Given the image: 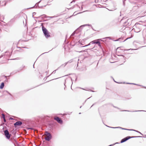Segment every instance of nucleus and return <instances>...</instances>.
Listing matches in <instances>:
<instances>
[{
  "label": "nucleus",
  "mask_w": 146,
  "mask_h": 146,
  "mask_svg": "<svg viewBox=\"0 0 146 146\" xmlns=\"http://www.w3.org/2000/svg\"><path fill=\"white\" fill-rule=\"evenodd\" d=\"M39 121L42 124H45L50 130H53L55 127L56 123L50 116L48 115L39 117Z\"/></svg>",
  "instance_id": "1"
},
{
  "label": "nucleus",
  "mask_w": 146,
  "mask_h": 146,
  "mask_svg": "<svg viewBox=\"0 0 146 146\" xmlns=\"http://www.w3.org/2000/svg\"><path fill=\"white\" fill-rule=\"evenodd\" d=\"M41 26L42 27V30L45 37L48 38L50 37V35L49 34V32L47 30V29L45 28L43 25H42V23H41Z\"/></svg>",
  "instance_id": "2"
},
{
  "label": "nucleus",
  "mask_w": 146,
  "mask_h": 146,
  "mask_svg": "<svg viewBox=\"0 0 146 146\" xmlns=\"http://www.w3.org/2000/svg\"><path fill=\"white\" fill-rule=\"evenodd\" d=\"M142 26V24L139 23H136L134 27H135V28H134V31L136 33H139L141 30V27Z\"/></svg>",
  "instance_id": "3"
},
{
  "label": "nucleus",
  "mask_w": 146,
  "mask_h": 146,
  "mask_svg": "<svg viewBox=\"0 0 146 146\" xmlns=\"http://www.w3.org/2000/svg\"><path fill=\"white\" fill-rule=\"evenodd\" d=\"M143 137L141 136H127L123 139H122L121 141H120V143H124L129 139L133 138H137V137Z\"/></svg>",
  "instance_id": "4"
},
{
  "label": "nucleus",
  "mask_w": 146,
  "mask_h": 146,
  "mask_svg": "<svg viewBox=\"0 0 146 146\" xmlns=\"http://www.w3.org/2000/svg\"><path fill=\"white\" fill-rule=\"evenodd\" d=\"M11 55V54L10 52H6L5 54H2L0 56V58L3 57V58L5 59L9 60L8 59Z\"/></svg>",
  "instance_id": "5"
},
{
  "label": "nucleus",
  "mask_w": 146,
  "mask_h": 146,
  "mask_svg": "<svg viewBox=\"0 0 146 146\" xmlns=\"http://www.w3.org/2000/svg\"><path fill=\"white\" fill-rule=\"evenodd\" d=\"M4 134L7 139H10L11 135L9 133L7 129L4 131Z\"/></svg>",
  "instance_id": "6"
},
{
  "label": "nucleus",
  "mask_w": 146,
  "mask_h": 146,
  "mask_svg": "<svg viewBox=\"0 0 146 146\" xmlns=\"http://www.w3.org/2000/svg\"><path fill=\"white\" fill-rule=\"evenodd\" d=\"M46 134L47 136L45 138V139L46 141H49L52 138V136L51 134L48 131L46 132Z\"/></svg>",
  "instance_id": "7"
},
{
  "label": "nucleus",
  "mask_w": 146,
  "mask_h": 146,
  "mask_svg": "<svg viewBox=\"0 0 146 146\" xmlns=\"http://www.w3.org/2000/svg\"><path fill=\"white\" fill-rule=\"evenodd\" d=\"M122 48V47H118L117 49H116V54L117 55H119V54H118V53L120 52V50H135V49H131V48H130V49H128V50H123V49ZM135 50H136V49Z\"/></svg>",
  "instance_id": "8"
},
{
  "label": "nucleus",
  "mask_w": 146,
  "mask_h": 146,
  "mask_svg": "<svg viewBox=\"0 0 146 146\" xmlns=\"http://www.w3.org/2000/svg\"><path fill=\"white\" fill-rule=\"evenodd\" d=\"M86 26H90L92 28L93 27L92 25L90 24H85L80 26L77 29V30H79V31H81L83 28Z\"/></svg>",
  "instance_id": "9"
},
{
  "label": "nucleus",
  "mask_w": 146,
  "mask_h": 146,
  "mask_svg": "<svg viewBox=\"0 0 146 146\" xmlns=\"http://www.w3.org/2000/svg\"><path fill=\"white\" fill-rule=\"evenodd\" d=\"M54 119L56 120L58 123L60 124H62L63 123L62 120L58 117H57L55 118Z\"/></svg>",
  "instance_id": "10"
},
{
  "label": "nucleus",
  "mask_w": 146,
  "mask_h": 146,
  "mask_svg": "<svg viewBox=\"0 0 146 146\" xmlns=\"http://www.w3.org/2000/svg\"><path fill=\"white\" fill-rule=\"evenodd\" d=\"M48 17V16H47L45 14L40 15V16L36 17V19H43L44 18H47Z\"/></svg>",
  "instance_id": "11"
},
{
  "label": "nucleus",
  "mask_w": 146,
  "mask_h": 146,
  "mask_svg": "<svg viewBox=\"0 0 146 146\" xmlns=\"http://www.w3.org/2000/svg\"><path fill=\"white\" fill-rule=\"evenodd\" d=\"M123 37H120L119 38H118L117 40H115V41H119L120 42H124L126 40H127V39H128L129 38H130V37L127 38H126V39H125L124 40H123Z\"/></svg>",
  "instance_id": "12"
},
{
  "label": "nucleus",
  "mask_w": 146,
  "mask_h": 146,
  "mask_svg": "<svg viewBox=\"0 0 146 146\" xmlns=\"http://www.w3.org/2000/svg\"><path fill=\"white\" fill-rule=\"evenodd\" d=\"M22 124V122L21 121H17L14 123V125L15 127L21 126Z\"/></svg>",
  "instance_id": "13"
},
{
  "label": "nucleus",
  "mask_w": 146,
  "mask_h": 146,
  "mask_svg": "<svg viewBox=\"0 0 146 146\" xmlns=\"http://www.w3.org/2000/svg\"><path fill=\"white\" fill-rule=\"evenodd\" d=\"M118 56H122L121 58V59L123 61V63H124L125 61V59L126 58L123 55L120 54L119 55H117Z\"/></svg>",
  "instance_id": "14"
},
{
  "label": "nucleus",
  "mask_w": 146,
  "mask_h": 146,
  "mask_svg": "<svg viewBox=\"0 0 146 146\" xmlns=\"http://www.w3.org/2000/svg\"><path fill=\"white\" fill-rule=\"evenodd\" d=\"M42 0H40V1H38V3H36L34 6L31 7H30V8H27V9H32V8H34V7H35V8H37V6L38 5V4L41 2V1Z\"/></svg>",
  "instance_id": "15"
},
{
  "label": "nucleus",
  "mask_w": 146,
  "mask_h": 146,
  "mask_svg": "<svg viewBox=\"0 0 146 146\" xmlns=\"http://www.w3.org/2000/svg\"><path fill=\"white\" fill-rule=\"evenodd\" d=\"M97 44L98 45V46L100 47V48L102 50L103 53L104 54V51L101 45L100 42H99V43H98V44Z\"/></svg>",
  "instance_id": "16"
},
{
  "label": "nucleus",
  "mask_w": 146,
  "mask_h": 146,
  "mask_svg": "<svg viewBox=\"0 0 146 146\" xmlns=\"http://www.w3.org/2000/svg\"><path fill=\"white\" fill-rule=\"evenodd\" d=\"M99 42L100 41H98V40H97V39H96L91 42V43H92V44H98Z\"/></svg>",
  "instance_id": "17"
},
{
  "label": "nucleus",
  "mask_w": 146,
  "mask_h": 146,
  "mask_svg": "<svg viewBox=\"0 0 146 146\" xmlns=\"http://www.w3.org/2000/svg\"><path fill=\"white\" fill-rule=\"evenodd\" d=\"M142 35L143 38H144L146 36V30H144L142 32Z\"/></svg>",
  "instance_id": "18"
},
{
  "label": "nucleus",
  "mask_w": 146,
  "mask_h": 146,
  "mask_svg": "<svg viewBox=\"0 0 146 146\" xmlns=\"http://www.w3.org/2000/svg\"><path fill=\"white\" fill-rule=\"evenodd\" d=\"M18 72H19V70H15L13 71V72H11L10 73V75H13L16 74Z\"/></svg>",
  "instance_id": "19"
},
{
  "label": "nucleus",
  "mask_w": 146,
  "mask_h": 146,
  "mask_svg": "<svg viewBox=\"0 0 146 146\" xmlns=\"http://www.w3.org/2000/svg\"><path fill=\"white\" fill-rule=\"evenodd\" d=\"M11 0H7V1H4L2 2V3L4 2V4L3 5H1L2 6H5L6 5L7 3L8 2L10 1Z\"/></svg>",
  "instance_id": "20"
},
{
  "label": "nucleus",
  "mask_w": 146,
  "mask_h": 146,
  "mask_svg": "<svg viewBox=\"0 0 146 146\" xmlns=\"http://www.w3.org/2000/svg\"><path fill=\"white\" fill-rule=\"evenodd\" d=\"M130 111V112H138V111H146H146H144V110H135V111H129V110H124V111Z\"/></svg>",
  "instance_id": "21"
},
{
  "label": "nucleus",
  "mask_w": 146,
  "mask_h": 146,
  "mask_svg": "<svg viewBox=\"0 0 146 146\" xmlns=\"http://www.w3.org/2000/svg\"><path fill=\"white\" fill-rule=\"evenodd\" d=\"M138 8H139V7L138 6H137V5L133 7L132 8V10L133 11H134L137 10V9H138Z\"/></svg>",
  "instance_id": "22"
},
{
  "label": "nucleus",
  "mask_w": 146,
  "mask_h": 146,
  "mask_svg": "<svg viewBox=\"0 0 146 146\" xmlns=\"http://www.w3.org/2000/svg\"><path fill=\"white\" fill-rule=\"evenodd\" d=\"M5 86L4 83V82H2L1 83L0 85V89H3Z\"/></svg>",
  "instance_id": "23"
},
{
  "label": "nucleus",
  "mask_w": 146,
  "mask_h": 146,
  "mask_svg": "<svg viewBox=\"0 0 146 146\" xmlns=\"http://www.w3.org/2000/svg\"><path fill=\"white\" fill-rule=\"evenodd\" d=\"M80 31H79V30H77V29H76V31H74L73 32V33H72V34L71 35V36H74L75 33H78V32H80Z\"/></svg>",
  "instance_id": "24"
},
{
  "label": "nucleus",
  "mask_w": 146,
  "mask_h": 146,
  "mask_svg": "<svg viewBox=\"0 0 146 146\" xmlns=\"http://www.w3.org/2000/svg\"><path fill=\"white\" fill-rule=\"evenodd\" d=\"M73 61V59H72L68 61V62H65L64 63V67H65L68 63H70L72 62Z\"/></svg>",
  "instance_id": "25"
},
{
  "label": "nucleus",
  "mask_w": 146,
  "mask_h": 146,
  "mask_svg": "<svg viewBox=\"0 0 146 146\" xmlns=\"http://www.w3.org/2000/svg\"><path fill=\"white\" fill-rule=\"evenodd\" d=\"M60 68V67H58V68L57 69H56V70H54V71H53V72L50 75H49V76H47V77H49V76H50L51 75V74H55V73H56V70H57L59 68Z\"/></svg>",
  "instance_id": "26"
},
{
  "label": "nucleus",
  "mask_w": 146,
  "mask_h": 146,
  "mask_svg": "<svg viewBox=\"0 0 146 146\" xmlns=\"http://www.w3.org/2000/svg\"><path fill=\"white\" fill-rule=\"evenodd\" d=\"M25 67V66L22 65L20 67V68L18 69V70H19L20 71L23 70V69Z\"/></svg>",
  "instance_id": "27"
},
{
  "label": "nucleus",
  "mask_w": 146,
  "mask_h": 146,
  "mask_svg": "<svg viewBox=\"0 0 146 146\" xmlns=\"http://www.w3.org/2000/svg\"><path fill=\"white\" fill-rule=\"evenodd\" d=\"M117 128H120L122 129H123V130H129V131H130V130H131V129H128L123 128L120 127H117Z\"/></svg>",
  "instance_id": "28"
},
{
  "label": "nucleus",
  "mask_w": 146,
  "mask_h": 146,
  "mask_svg": "<svg viewBox=\"0 0 146 146\" xmlns=\"http://www.w3.org/2000/svg\"><path fill=\"white\" fill-rule=\"evenodd\" d=\"M67 80V79H66L65 80V82L64 83V90H65V89L66 88V80Z\"/></svg>",
  "instance_id": "29"
},
{
  "label": "nucleus",
  "mask_w": 146,
  "mask_h": 146,
  "mask_svg": "<svg viewBox=\"0 0 146 146\" xmlns=\"http://www.w3.org/2000/svg\"><path fill=\"white\" fill-rule=\"evenodd\" d=\"M3 92H6V93H7L10 96H12V95L7 90L4 91H3Z\"/></svg>",
  "instance_id": "30"
},
{
  "label": "nucleus",
  "mask_w": 146,
  "mask_h": 146,
  "mask_svg": "<svg viewBox=\"0 0 146 146\" xmlns=\"http://www.w3.org/2000/svg\"><path fill=\"white\" fill-rule=\"evenodd\" d=\"M90 48H88V49H86V50H82V51H78V52H86V51L87 50H90Z\"/></svg>",
  "instance_id": "31"
},
{
  "label": "nucleus",
  "mask_w": 146,
  "mask_h": 146,
  "mask_svg": "<svg viewBox=\"0 0 146 146\" xmlns=\"http://www.w3.org/2000/svg\"><path fill=\"white\" fill-rule=\"evenodd\" d=\"M47 20H44L43 19H42L41 20H38V22H44V21H46Z\"/></svg>",
  "instance_id": "32"
},
{
  "label": "nucleus",
  "mask_w": 146,
  "mask_h": 146,
  "mask_svg": "<svg viewBox=\"0 0 146 146\" xmlns=\"http://www.w3.org/2000/svg\"><path fill=\"white\" fill-rule=\"evenodd\" d=\"M132 0H129V2L131 3H133L135 4L136 3V2L134 1H132Z\"/></svg>",
  "instance_id": "33"
},
{
  "label": "nucleus",
  "mask_w": 146,
  "mask_h": 146,
  "mask_svg": "<svg viewBox=\"0 0 146 146\" xmlns=\"http://www.w3.org/2000/svg\"><path fill=\"white\" fill-rule=\"evenodd\" d=\"M12 20H11L9 22H8L7 23H6L4 25L6 26H8V25L9 24V23L10 22H11Z\"/></svg>",
  "instance_id": "34"
},
{
  "label": "nucleus",
  "mask_w": 146,
  "mask_h": 146,
  "mask_svg": "<svg viewBox=\"0 0 146 146\" xmlns=\"http://www.w3.org/2000/svg\"><path fill=\"white\" fill-rule=\"evenodd\" d=\"M130 131H135L136 132H137L138 133H139L140 132L139 131H137V130H135V129H131L130 130Z\"/></svg>",
  "instance_id": "35"
},
{
  "label": "nucleus",
  "mask_w": 146,
  "mask_h": 146,
  "mask_svg": "<svg viewBox=\"0 0 146 146\" xmlns=\"http://www.w3.org/2000/svg\"><path fill=\"white\" fill-rule=\"evenodd\" d=\"M105 125L106 126H107L108 127H109L112 128H113V129L118 128H117V127H110V126H108V125Z\"/></svg>",
  "instance_id": "36"
},
{
  "label": "nucleus",
  "mask_w": 146,
  "mask_h": 146,
  "mask_svg": "<svg viewBox=\"0 0 146 146\" xmlns=\"http://www.w3.org/2000/svg\"><path fill=\"white\" fill-rule=\"evenodd\" d=\"M2 118L4 119V118H5V115L4 114H2Z\"/></svg>",
  "instance_id": "37"
},
{
  "label": "nucleus",
  "mask_w": 146,
  "mask_h": 146,
  "mask_svg": "<svg viewBox=\"0 0 146 146\" xmlns=\"http://www.w3.org/2000/svg\"><path fill=\"white\" fill-rule=\"evenodd\" d=\"M38 7V8H42L43 7H46V5H44V6H39V5L37 6V7Z\"/></svg>",
  "instance_id": "38"
},
{
  "label": "nucleus",
  "mask_w": 146,
  "mask_h": 146,
  "mask_svg": "<svg viewBox=\"0 0 146 146\" xmlns=\"http://www.w3.org/2000/svg\"><path fill=\"white\" fill-rule=\"evenodd\" d=\"M106 38H109L110 39H111V38L110 37H107L105 38H104L103 39H106Z\"/></svg>",
  "instance_id": "39"
},
{
  "label": "nucleus",
  "mask_w": 146,
  "mask_h": 146,
  "mask_svg": "<svg viewBox=\"0 0 146 146\" xmlns=\"http://www.w3.org/2000/svg\"><path fill=\"white\" fill-rule=\"evenodd\" d=\"M97 40H98V41H102L104 42V40H102V38L97 39Z\"/></svg>",
  "instance_id": "40"
},
{
  "label": "nucleus",
  "mask_w": 146,
  "mask_h": 146,
  "mask_svg": "<svg viewBox=\"0 0 146 146\" xmlns=\"http://www.w3.org/2000/svg\"><path fill=\"white\" fill-rule=\"evenodd\" d=\"M4 77L6 79V80H5V81H6V82H8V80H7V76H5Z\"/></svg>",
  "instance_id": "41"
},
{
  "label": "nucleus",
  "mask_w": 146,
  "mask_h": 146,
  "mask_svg": "<svg viewBox=\"0 0 146 146\" xmlns=\"http://www.w3.org/2000/svg\"><path fill=\"white\" fill-rule=\"evenodd\" d=\"M113 80L114 81V82H115L116 83H119V84H122V82H116V81H115V80H114V78H113Z\"/></svg>",
  "instance_id": "42"
},
{
  "label": "nucleus",
  "mask_w": 146,
  "mask_h": 146,
  "mask_svg": "<svg viewBox=\"0 0 146 146\" xmlns=\"http://www.w3.org/2000/svg\"><path fill=\"white\" fill-rule=\"evenodd\" d=\"M36 13L35 12H33V13L32 14V17H34V15H35L36 14Z\"/></svg>",
  "instance_id": "43"
},
{
  "label": "nucleus",
  "mask_w": 146,
  "mask_h": 146,
  "mask_svg": "<svg viewBox=\"0 0 146 146\" xmlns=\"http://www.w3.org/2000/svg\"><path fill=\"white\" fill-rule=\"evenodd\" d=\"M126 0H123V5L124 6L125 5V2Z\"/></svg>",
  "instance_id": "44"
},
{
  "label": "nucleus",
  "mask_w": 146,
  "mask_h": 146,
  "mask_svg": "<svg viewBox=\"0 0 146 146\" xmlns=\"http://www.w3.org/2000/svg\"><path fill=\"white\" fill-rule=\"evenodd\" d=\"M132 84L137 85L139 86H141V85H139V84H135V83H132Z\"/></svg>",
  "instance_id": "45"
},
{
  "label": "nucleus",
  "mask_w": 146,
  "mask_h": 146,
  "mask_svg": "<svg viewBox=\"0 0 146 146\" xmlns=\"http://www.w3.org/2000/svg\"><path fill=\"white\" fill-rule=\"evenodd\" d=\"M28 129H33V128L32 127H29L27 128Z\"/></svg>",
  "instance_id": "46"
},
{
  "label": "nucleus",
  "mask_w": 146,
  "mask_h": 146,
  "mask_svg": "<svg viewBox=\"0 0 146 146\" xmlns=\"http://www.w3.org/2000/svg\"><path fill=\"white\" fill-rule=\"evenodd\" d=\"M70 79H71V82H72V83H72V78H71V77H70ZM72 85H71V89H72Z\"/></svg>",
  "instance_id": "47"
},
{
  "label": "nucleus",
  "mask_w": 146,
  "mask_h": 146,
  "mask_svg": "<svg viewBox=\"0 0 146 146\" xmlns=\"http://www.w3.org/2000/svg\"><path fill=\"white\" fill-rule=\"evenodd\" d=\"M91 97H90L89 98H88L87 100H86L85 101V102H84V103H83V105L86 102V100H88V99H90Z\"/></svg>",
  "instance_id": "48"
},
{
  "label": "nucleus",
  "mask_w": 146,
  "mask_h": 146,
  "mask_svg": "<svg viewBox=\"0 0 146 146\" xmlns=\"http://www.w3.org/2000/svg\"><path fill=\"white\" fill-rule=\"evenodd\" d=\"M98 2V0H95V3H97Z\"/></svg>",
  "instance_id": "49"
},
{
  "label": "nucleus",
  "mask_w": 146,
  "mask_h": 146,
  "mask_svg": "<svg viewBox=\"0 0 146 146\" xmlns=\"http://www.w3.org/2000/svg\"><path fill=\"white\" fill-rule=\"evenodd\" d=\"M64 65H65L64 64H62V65H61V66H60L59 67H60H60H62V66H63V67H64Z\"/></svg>",
  "instance_id": "50"
},
{
  "label": "nucleus",
  "mask_w": 146,
  "mask_h": 146,
  "mask_svg": "<svg viewBox=\"0 0 146 146\" xmlns=\"http://www.w3.org/2000/svg\"><path fill=\"white\" fill-rule=\"evenodd\" d=\"M16 133V131H15H15H13V134H14V135H15V134Z\"/></svg>",
  "instance_id": "51"
},
{
  "label": "nucleus",
  "mask_w": 146,
  "mask_h": 146,
  "mask_svg": "<svg viewBox=\"0 0 146 146\" xmlns=\"http://www.w3.org/2000/svg\"><path fill=\"white\" fill-rule=\"evenodd\" d=\"M112 106L115 108H117L118 109H119V108H118L117 107H116V106H114L113 105H112Z\"/></svg>",
  "instance_id": "52"
},
{
  "label": "nucleus",
  "mask_w": 146,
  "mask_h": 146,
  "mask_svg": "<svg viewBox=\"0 0 146 146\" xmlns=\"http://www.w3.org/2000/svg\"><path fill=\"white\" fill-rule=\"evenodd\" d=\"M9 120H13V119H13V118H12V117H10L9 118Z\"/></svg>",
  "instance_id": "53"
},
{
  "label": "nucleus",
  "mask_w": 146,
  "mask_h": 146,
  "mask_svg": "<svg viewBox=\"0 0 146 146\" xmlns=\"http://www.w3.org/2000/svg\"><path fill=\"white\" fill-rule=\"evenodd\" d=\"M130 25L131 24L130 23H127V25L128 26Z\"/></svg>",
  "instance_id": "54"
},
{
  "label": "nucleus",
  "mask_w": 146,
  "mask_h": 146,
  "mask_svg": "<svg viewBox=\"0 0 146 146\" xmlns=\"http://www.w3.org/2000/svg\"><path fill=\"white\" fill-rule=\"evenodd\" d=\"M91 43H91V42H90L87 45V46H88L90 45L91 44Z\"/></svg>",
  "instance_id": "55"
},
{
  "label": "nucleus",
  "mask_w": 146,
  "mask_h": 146,
  "mask_svg": "<svg viewBox=\"0 0 146 146\" xmlns=\"http://www.w3.org/2000/svg\"><path fill=\"white\" fill-rule=\"evenodd\" d=\"M96 103H95L94 104H93V105L91 106V107H90V108H91V107H92L93 106H94L95 104H96Z\"/></svg>",
  "instance_id": "56"
},
{
  "label": "nucleus",
  "mask_w": 146,
  "mask_h": 146,
  "mask_svg": "<svg viewBox=\"0 0 146 146\" xmlns=\"http://www.w3.org/2000/svg\"><path fill=\"white\" fill-rule=\"evenodd\" d=\"M74 14H73V15H72L71 16H70L69 18H71V17H72L73 15H74Z\"/></svg>",
  "instance_id": "57"
},
{
  "label": "nucleus",
  "mask_w": 146,
  "mask_h": 146,
  "mask_svg": "<svg viewBox=\"0 0 146 146\" xmlns=\"http://www.w3.org/2000/svg\"><path fill=\"white\" fill-rule=\"evenodd\" d=\"M3 121L4 122H5L6 121V120L5 119V118H4V119H3Z\"/></svg>",
  "instance_id": "58"
},
{
  "label": "nucleus",
  "mask_w": 146,
  "mask_h": 146,
  "mask_svg": "<svg viewBox=\"0 0 146 146\" xmlns=\"http://www.w3.org/2000/svg\"><path fill=\"white\" fill-rule=\"evenodd\" d=\"M71 74H69L66 75L64 76H68V75H70Z\"/></svg>",
  "instance_id": "59"
},
{
  "label": "nucleus",
  "mask_w": 146,
  "mask_h": 146,
  "mask_svg": "<svg viewBox=\"0 0 146 146\" xmlns=\"http://www.w3.org/2000/svg\"><path fill=\"white\" fill-rule=\"evenodd\" d=\"M126 84H132V83H130L127 82V83Z\"/></svg>",
  "instance_id": "60"
},
{
  "label": "nucleus",
  "mask_w": 146,
  "mask_h": 146,
  "mask_svg": "<svg viewBox=\"0 0 146 146\" xmlns=\"http://www.w3.org/2000/svg\"><path fill=\"white\" fill-rule=\"evenodd\" d=\"M53 0H49L48 1V3H49V2H50L52 1H53Z\"/></svg>",
  "instance_id": "61"
},
{
  "label": "nucleus",
  "mask_w": 146,
  "mask_h": 146,
  "mask_svg": "<svg viewBox=\"0 0 146 146\" xmlns=\"http://www.w3.org/2000/svg\"><path fill=\"white\" fill-rule=\"evenodd\" d=\"M11 96V98L12 99V100H13L14 99V98H13V96Z\"/></svg>",
  "instance_id": "62"
},
{
  "label": "nucleus",
  "mask_w": 146,
  "mask_h": 146,
  "mask_svg": "<svg viewBox=\"0 0 146 146\" xmlns=\"http://www.w3.org/2000/svg\"><path fill=\"white\" fill-rule=\"evenodd\" d=\"M54 17H48V18H53Z\"/></svg>",
  "instance_id": "63"
},
{
  "label": "nucleus",
  "mask_w": 146,
  "mask_h": 146,
  "mask_svg": "<svg viewBox=\"0 0 146 146\" xmlns=\"http://www.w3.org/2000/svg\"><path fill=\"white\" fill-rule=\"evenodd\" d=\"M114 145V144H111V145H110L108 146H112L113 145Z\"/></svg>",
  "instance_id": "64"
}]
</instances>
